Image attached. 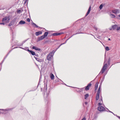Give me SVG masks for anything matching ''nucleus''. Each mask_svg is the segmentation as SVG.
<instances>
[{"instance_id":"obj_18","label":"nucleus","mask_w":120,"mask_h":120,"mask_svg":"<svg viewBox=\"0 0 120 120\" xmlns=\"http://www.w3.org/2000/svg\"><path fill=\"white\" fill-rule=\"evenodd\" d=\"M50 78L51 79H54V75L52 74L50 75Z\"/></svg>"},{"instance_id":"obj_40","label":"nucleus","mask_w":120,"mask_h":120,"mask_svg":"<svg viewBox=\"0 0 120 120\" xmlns=\"http://www.w3.org/2000/svg\"><path fill=\"white\" fill-rule=\"evenodd\" d=\"M105 63V62H104V64Z\"/></svg>"},{"instance_id":"obj_19","label":"nucleus","mask_w":120,"mask_h":120,"mask_svg":"<svg viewBox=\"0 0 120 120\" xmlns=\"http://www.w3.org/2000/svg\"><path fill=\"white\" fill-rule=\"evenodd\" d=\"M30 52L34 56L36 55V54L35 52L32 51H30Z\"/></svg>"},{"instance_id":"obj_6","label":"nucleus","mask_w":120,"mask_h":120,"mask_svg":"<svg viewBox=\"0 0 120 120\" xmlns=\"http://www.w3.org/2000/svg\"><path fill=\"white\" fill-rule=\"evenodd\" d=\"M92 85V84L91 83H89L88 84L85 88V90H88L89 89L90 87H91Z\"/></svg>"},{"instance_id":"obj_25","label":"nucleus","mask_w":120,"mask_h":120,"mask_svg":"<svg viewBox=\"0 0 120 120\" xmlns=\"http://www.w3.org/2000/svg\"><path fill=\"white\" fill-rule=\"evenodd\" d=\"M26 20L28 22H30V19L29 18H27V19H26Z\"/></svg>"},{"instance_id":"obj_42","label":"nucleus","mask_w":120,"mask_h":120,"mask_svg":"<svg viewBox=\"0 0 120 120\" xmlns=\"http://www.w3.org/2000/svg\"><path fill=\"white\" fill-rule=\"evenodd\" d=\"M119 119H120V117Z\"/></svg>"},{"instance_id":"obj_16","label":"nucleus","mask_w":120,"mask_h":120,"mask_svg":"<svg viewBox=\"0 0 120 120\" xmlns=\"http://www.w3.org/2000/svg\"><path fill=\"white\" fill-rule=\"evenodd\" d=\"M48 33V32H45L44 33V35H43L45 37H46L47 36Z\"/></svg>"},{"instance_id":"obj_39","label":"nucleus","mask_w":120,"mask_h":120,"mask_svg":"<svg viewBox=\"0 0 120 120\" xmlns=\"http://www.w3.org/2000/svg\"><path fill=\"white\" fill-rule=\"evenodd\" d=\"M9 26H11V25H9Z\"/></svg>"},{"instance_id":"obj_9","label":"nucleus","mask_w":120,"mask_h":120,"mask_svg":"<svg viewBox=\"0 0 120 120\" xmlns=\"http://www.w3.org/2000/svg\"><path fill=\"white\" fill-rule=\"evenodd\" d=\"M63 33H55L53 34V35L54 36H57L60 35Z\"/></svg>"},{"instance_id":"obj_1","label":"nucleus","mask_w":120,"mask_h":120,"mask_svg":"<svg viewBox=\"0 0 120 120\" xmlns=\"http://www.w3.org/2000/svg\"><path fill=\"white\" fill-rule=\"evenodd\" d=\"M107 64L106 63L104 64L101 70L100 73H101L102 74H103L105 72V70L106 69L107 67Z\"/></svg>"},{"instance_id":"obj_27","label":"nucleus","mask_w":120,"mask_h":120,"mask_svg":"<svg viewBox=\"0 0 120 120\" xmlns=\"http://www.w3.org/2000/svg\"><path fill=\"white\" fill-rule=\"evenodd\" d=\"M21 11L20 10H18L17 11V13H20Z\"/></svg>"},{"instance_id":"obj_33","label":"nucleus","mask_w":120,"mask_h":120,"mask_svg":"<svg viewBox=\"0 0 120 120\" xmlns=\"http://www.w3.org/2000/svg\"><path fill=\"white\" fill-rule=\"evenodd\" d=\"M99 101H102V99H101V100H100Z\"/></svg>"},{"instance_id":"obj_41","label":"nucleus","mask_w":120,"mask_h":120,"mask_svg":"<svg viewBox=\"0 0 120 120\" xmlns=\"http://www.w3.org/2000/svg\"><path fill=\"white\" fill-rule=\"evenodd\" d=\"M62 44H61V45H62Z\"/></svg>"},{"instance_id":"obj_26","label":"nucleus","mask_w":120,"mask_h":120,"mask_svg":"<svg viewBox=\"0 0 120 120\" xmlns=\"http://www.w3.org/2000/svg\"><path fill=\"white\" fill-rule=\"evenodd\" d=\"M120 29V26L119 27H117L116 30H118Z\"/></svg>"},{"instance_id":"obj_34","label":"nucleus","mask_w":120,"mask_h":120,"mask_svg":"<svg viewBox=\"0 0 120 120\" xmlns=\"http://www.w3.org/2000/svg\"><path fill=\"white\" fill-rule=\"evenodd\" d=\"M85 104H87V102H85Z\"/></svg>"},{"instance_id":"obj_31","label":"nucleus","mask_w":120,"mask_h":120,"mask_svg":"<svg viewBox=\"0 0 120 120\" xmlns=\"http://www.w3.org/2000/svg\"><path fill=\"white\" fill-rule=\"evenodd\" d=\"M28 51H29V52H30V51H31V50H28Z\"/></svg>"},{"instance_id":"obj_10","label":"nucleus","mask_w":120,"mask_h":120,"mask_svg":"<svg viewBox=\"0 0 120 120\" xmlns=\"http://www.w3.org/2000/svg\"><path fill=\"white\" fill-rule=\"evenodd\" d=\"M91 6H90L88 9V11L86 15V16H87L90 13V12L91 10Z\"/></svg>"},{"instance_id":"obj_21","label":"nucleus","mask_w":120,"mask_h":120,"mask_svg":"<svg viewBox=\"0 0 120 120\" xmlns=\"http://www.w3.org/2000/svg\"><path fill=\"white\" fill-rule=\"evenodd\" d=\"M89 96V95L88 94H86L84 96V98L85 99H86Z\"/></svg>"},{"instance_id":"obj_30","label":"nucleus","mask_w":120,"mask_h":120,"mask_svg":"<svg viewBox=\"0 0 120 120\" xmlns=\"http://www.w3.org/2000/svg\"><path fill=\"white\" fill-rule=\"evenodd\" d=\"M0 24L4 25V22L0 23Z\"/></svg>"},{"instance_id":"obj_12","label":"nucleus","mask_w":120,"mask_h":120,"mask_svg":"<svg viewBox=\"0 0 120 120\" xmlns=\"http://www.w3.org/2000/svg\"><path fill=\"white\" fill-rule=\"evenodd\" d=\"M32 49H35L36 50L40 51V49L38 48L37 47L33 46L32 48Z\"/></svg>"},{"instance_id":"obj_29","label":"nucleus","mask_w":120,"mask_h":120,"mask_svg":"<svg viewBox=\"0 0 120 120\" xmlns=\"http://www.w3.org/2000/svg\"><path fill=\"white\" fill-rule=\"evenodd\" d=\"M81 120H86V118L85 117H84Z\"/></svg>"},{"instance_id":"obj_7","label":"nucleus","mask_w":120,"mask_h":120,"mask_svg":"<svg viewBox=\"0 0 120 120\" xmlns=\"http://www.w3.org/2000/svg\"><path fill=\"white\" fill-rule=\"evenodd\" d=\"M117 25L116 24L113 25L112 26V28H110L109 30H112V29L113 30L115 29L117 27Z\"/></svg>"},{"instance_id":"obj_28","label":"nucleus","mask_w":120,"mask_h":120,"mask_svg":"<svg viewBox=\"0 0 120 120\" xmlns=\"http://www.w3.org/2000/svg\"><path fill=\"white\" fill-rule=\"evenodd\" d=\"M102 105L100 103H99L98 104V105L99 106H100Z\"/></svg>"},{"instance_id":"obj_23","label":"nucleus","mask_w":120,"mask_h":120,"mask_svg":"<svg viewBox=\"0 0 120 120\" xmlns=\"http://www.w3.org/2000/svg\"><path fill=\"white\" fill-rule=\"evenodd\" d=\"M105 49L107 51H109V47L108 46L106 47L105 48Z\"/></svg>"},{"instance_id":"obj_15","label":"nucleus","mask_w":120,"mask_h":120,"mask_svg":"<svg viewBox=\"0 0 120 120\" xmlns=\"http://www.w3.org/2000/svg\"><path fill=\"white\" fill-rule=\"evenodd\" d=\"M19 23L21 24H24L25 23V21L21 20L19 22Z\"/></svg>"},{"instance_id":"obj_36","label":"nucleus","mask_w":120,"mask_h":120,"mask_svg":"<svg viewBox=\"0 0 120 120\" xmlns=\"http://www.w3.org/2000/svg\"><path fill=\"white\" fill-rule=\"evenodd\" d=\"M119 17H120V15H119Z\"/></svg>"},{"instance_id":"obj_2","label":"nucleus","mask_w":120,"mask_h":120,"mask_svg":"<svg viewBox=\"0 0 120 120\" xmlns=\"http://www.w3.org/2000/svg\"><path fill=\"white\" fill-rule=\"evenodd\" d=\"M53 54L52 52H51L48 55L47 57V59L48 60H51L52 58V57Z\"/></svg>"},{"instance_id":"obj_24","label":"nucleus","mask_w":120,"mask_h":120,"mask_svg":"<svg viewBox=\"0 0 120 120\" xmlns=\"http://www.w3.org/2000/svg\"><path fill=\"white\" fill-rule=\"evenodd\" d=\"M33 25H34L37 28L38 27V26H37V25H36V24H35V23H33Z\"/></svg>"},{"instance_id":"obj_13","label":"nucleus","mask_w":120,"mask_h":120,"mask_svg":"<svg viewBox=\"0 0 120 120\" xmlns=\"http://www.w3.org/2000/svg\"><path fill=\"white\" fill-rule=\"evenodd\" d=\"M99 83L98 82H97L96 83L95 85V90H96L98 87V85Z\"/></svg>"},{"instance_id":"obj_5","label":"nucleus","mask_w":120,"mask_h":120,"mask_svg":"<svg viewBox=\"0 0 120 120\" xmlns=\"http://www.w3.org/2000/svg\"><path fill=\"white\" fill-rule=\"evenodd\" d=\"M112 11L113 13L115 14H116L119 13L120 10L119 9H115L112 10Z\"/></svg>"},{"instance_id":"obj_38","label":"nucleus","mask_w":120,"mask_h":120,"mask_svg":"<svg viewBox=\"0 0 120 120\" xmlns=\"http://www.w3.org/2000/svg\"><path fill=\"white\" fill-rule=\"evenodd\" d=\"M9 26H11V25H9Z\"/></svg>"},{"instance_id":"obj_32","label":"nucleus","mask_w":120,"mask_h":120,"mask_svg":"<svg viewBox=\"0 0 120 120\" xmlns=\"http://www.w3.org/2000/svg\"><path fill=\"white\" fill-rule=\"evenodd\" d=\"M95 28L96 30H97V28L96 27Z\"/></svg>"},{"instance_id":"obj_11","label":"nucleus","mask_w":120,"mask_h":120,"mask_svg":"<svg viewBox=\"0 0 120 120\" xmlns=\"http://www.w3.org/2000/svg\"><path fill=\"white\" fill-rule=\"evenodd\" d=\"M42 34V32L41 31L36 32L35 33V35L37 36H38Z\"/></svg>"},{"instance_id":"obj_35","label":"nucleus","mask_w":120,"mask_h":120,"mask_svg":"<svg viewBox=\"0 0 120 120\" xmlns=\"http://www.w3.org/2000/svg\"><path fill=\"white\" fill-rule=\"evenodd\" d=\"M109 61H110V60H109H109L108 61V62H109Z\"/></svg>"},{"instance_id":"obj_20","label":"nucleus","mask_w":120,"mask_h":120,"mask_svg":"<svg viewBox=\"0 0 120 120\" xmlns=\"http://www.w3.org/2000/svg\"><path fill=\"white\" fill-rule=\"evenodd\" d=\"M110 15L112 18H114L115 17V15L112 14H110Z\"/></svg>"},{"instance_id":"obj_8","label":"nucleus","mask_w":120,"mask_h":120,"mask_svg":"<svg viewBox=\"0 0 120 120\" xmlns=\"http://www.w3.org/2000/svg\"><path fill=\"white\" fill-rule=\"evenodd\" d=\"M45 38V37H44V36L43 35L38 38V41H39L41 40H42L43 39Z\"/></svg>"},{"instance_id":"obj_37","label":"nucleus","mask_w":120,"mask_h":120,"mask_svg":"<svg viewBox=\"0 0 120 120\" xmlns=\"http://www.w3.org/2000/svg\"><path fill=\"white\" fill-rule=\"evenodd\" d=\"M108 40H110V38H109Z\"/></svg>"},{"instance_id":"obj_43","label":"nucleus","mask_w":120,"mask_h":120,"mask_svg":"<svg viewBox=\"0 0 120 120\" xmlns=\"http://www.w3.org/2000/svg\"><path fill=\"white\" fill-rule=\"evenodd\" d=\"M119 63H120V62H119Z\"/></svg>"},{"instance_id":"obj_3","label":"nucleus","mask_w":120,"mask_h":120,"mask_svg":"<svg viewBox=\"0 0 120 120\" xmlns=\"http://www.w3.org/2000/svg\"><path fill=\"white\" fill-rule=\"evenodd\" d=\"M10 20V19L9 17H5L3 18L2 22H5L6 23L8 22Z\"/></svg>"},{"instance_id":"obj_22","label":"nucleus","mask_w":120,"mask_h":120,"mask_svg":"<svg viewBox=\"0 0 120 120\" xmlns=\"http://www.w3.org/2000/svg\"><path fill=\"white\" fill-rule=\"evenodd\" d=\"M103 7V4H101L99 7V8L101 10L102 8Z\"/></svg>"},{"instance_id":"obj_4","label":"nucleus","mask_w":120,"mask_h":120,"mask_svg":"<svg viewBox=\"0 0 120 120\" xmlns=\"http://www.w3.org/2000/svg\"><path fill=\"white\" fill-rule=\"evenodd\" d=\"M98 110L100 111H103L105 110V108L102 106H100L98 108Z\"/></svg>"},{"instance_id":"obj_14","label":"nucleus","mask_w":120,"mask_h":120,"mask_svg":"<svg viewBox=\"0 0 120 120\" xmlns=\"http://www.w3.org/2000/svg\"><path fill=\"white\" fill-rule=\"evenodd\" d=\"M100 94H97V95L96 97V100H98L99 99Z\"/></svg>"},{"instance_id":"obj_17","label":"nucleus","mask_w":120,"mask_h":120,"mask_svg":"<svg viewBox=\"0 0 120 120\" xmlns=\"http://www.w3.org/2000/svg\"><path fill=\"white\" fill-rule=\"evenodd\" d=\"M101 88V87L100 86L99 87L98 90L97 91V94H100V89Z\"/></svg>"}]
</instances>
